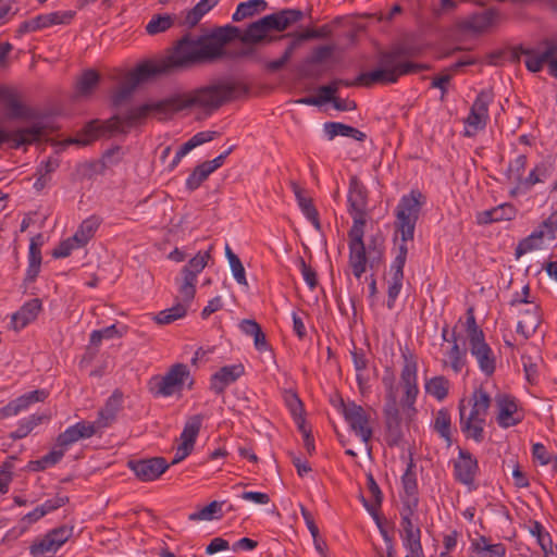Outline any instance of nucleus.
Segmentation results:
<instances>
[{
	"label": "nucleus",
	"instance_id": "obj_1",
	"mask_svg": "<svg viewBox=\"0 0 557 557\" xmlns=\"http://www.w3.org/2000/svg\"><path fill=\"white\" fill-rule=\"evenodd\" d=\"M248 94L249 87L242 81L222 78L188 92L174 94L157 102L132 108L126 113L115 114L106 121H90L86 125V132L92 138L101 135L125 134L150 113L157 114L160 119H169L191 108L213 112L224 103L246 97Z\"/></svg>",
	"mask_w": 557,
	"mask_h": 557
},
{
	"label": "nucleus",
	"instance_id": "obj_2",
	"mask_svg": "<svg viewBox=\"0 0 557 557\" xmlns=\"http://www.w3.org/2000/svg\"><path fill=\"white\" fill-rule=\"evenodd\" d=\"M237 33L238 28L234 26L219 27L212 33L203 35L186 33L173 44L166 57L150 62L158 76L212 62L224 55V45L232 40Z\"/></svg>",
	"mask_w": 557,
	"mask_h": 557
},
{
	"label": "nucleus",
	"instance_id": "obj_3",
	"mask_svg": "<svg viewBox=\"0 0 557 557\" xmlns=\"http://www.w3.org/2000/svg\"><path fill=\"white\" fill-rule=\"evenodd\" d=\"M411 55H413L412 48L398 45L388 51L380 53L377 69L360 73L354 81L336 78L333 82L336 84L337 89L339 86L370 87L374 84L386 85L396 83L400 76L416 74L429 69L428 65L406 60V58Z\"/></svg>",
	"mask_w": 557,
	"mask_h": 557
},
{
	"label": "nucleus",
	"instance_id": "obj_4",
	"mask_svg": "<svg viewBox=\"0 0 557 557\" xmlns=\"http://www.w3.org/2000/svg\"><path fill=\"white\" fill-rule=\"evenodd\" d=\"M471 401L472 407L468 414L465 400L459 403L460 429L466 437L481 443L484 440V425L491 406V397L485 389L478 388L473 392Z\"/></svg>",
	"mask_w": 557,
	"mask_h": 557
},
{
	"label": "nucleus",
	"instance_id": "obj_5",
	"mask_svg": "<svg viewBox=\"0 0 557 557\" xmlns=\"http://www.w3.org/2000/svg\"><path fill=\"white\" fill-rule=\"evenodd\" d=\"M424 203V197L421 191L412 189L408 195H404L396 208V230L400 238L405 242L413 239L416 223L419 213Z\"/></svg>",
	"mask_w": 557,
	"mask_h": 557
},
{
	"label": "nucleus",
	"instance_id": "obj_6",
	"mask_svg": "<svg viewBox=\"0 0 557 557\" xmlns=\"http://www.w3.org/2000/svg\"><path fill=\"white\" fill-rule=\"evenodd\" d=\"M400 352L403 358L400 385L404 389L401 405L416 412L414 404L419 394L418 357L408 346L401 348Z\"/></svg>",
	"mask_w": 557,
	"mask_h": 557
},
{
	"label": "nucleus",
	"instance_id": "obj_7",
	"mask_svg": "<svg viewBox=\"0 0 557 557\" xmlns=\"http://www.w3.org/2000/svg\"><path fill=\"white\" fill-rule=\"evenodd\" d=\"M403 509L400 510V525H401V540L403 545L409 550L411 557H424L423 548L421 544V530L419 527H414L412 522V516L418 506V499L403 503Z\"/></svg>",
	"mask_w": 557,
	"mask_h": 557
},
{
	"label": "nucleus",
	"instance_id": "obj_8",
	"mask_svg": "<svg viewBox=\"0 0 557 557\" xmlns=\"http://www.w3.org/2000/svg\"><path fill=\"white\" fill-rule=\"evenodd\" d=\"M157 76L158 75L153 70L151 62H144L139 64L136 69L126 75L120 87L113 94V106L120 107L123 104L132 97L133 92L139 84Z\"/></svg>",
	"mask_w": 557,
	"mask_h": 557
},
{
	"label": "nucleus",
	"instance_id": "obj_9",
	"mask_svg": "<svg viewBox=\"0 0 557 557\" xmlns=\"http://www.w3.org/2000/svg\"><path fill=\"white\" fill-rule=\"evenodd\" d=\"M388 389L387 401L383 410L385 421V441L389 447H394L398 446L404 437L401 425L403 419L392 382L389 383Z\"/></svg>",
	"mask_w": 557,
	"mask_h": 557
},
{
	"label": "nucleus",
	"instance_id": "obj_10",
	"mask_svg": "<svg viewBox=\"0 0 557 557\" xmlns=\"http://www.w3.org/2000/svg\"><path fill=\"white\" fill-rule=\"evenodd\" d=\"M72 536V528L65 525L49 531L29 547L33 557H53L59 548Z\"/></svg>",
	"mask_w": 557,
	"mask_h": 557
},
{
	"label": "nucleus",
	"instance_id": "obj_11",
	"mask_svg": "<svg viewBox=\"0 0 557 557\" xmlns=\"http://www.w3.org/2000/svg\"><path fill=\"white\" fill-rule=\"evenodd\" d=\"M46 127L40 122H35L26 127H18L13 131H7L0 127V146L10 143V147L18 149L23 146H29L40 141L45 135Z\"/></svg>",
	"mask_w": 557,
	"mask_h": 557
},
{
	"label": "nucleus",
	"instance_id": "obj_12",
	"mask_svg": "<svg viewBox=\"0 0 557 557\" xmlns=\"http://www.w3.org/2000/svg\"><path fill=\"white\" fill-rule=\"evenodd\" d=\"M0 103L8 120L32 121L37 117V112L22 102L15 89L0 86Z\"/></svg>",
	"mask_w": 557,
	"mask_h": 557
},
{
	"label": "nucleus",
	"instance_id": "obj_13",
	"mask_svg": "<svg viewBox=\"0 0 557 557\" xmlns=\"http://www.w3.org/2000/svg\"><path fill=\"white\" fill-rule=\"evenodd\" d=\"M342 407L343 414L350 429L366 445H368L373 435V431L369 424V413L362 406L357 405L354 401L345 404L342 400Z\"/></svg>",
	"mask_w": 557,
	"mask_h": 557
},
{
	"label": "nucleus",
	"instance_id": "obj_14",
	"mask_svg": "<svg viewBox=\"0 0 557 557\" xmlns=\"http://www.w3.org/2000/svg\"><path fill=\"white\" fill-rule=\"evenodd\" d=\"M189 376L190 372L186 364L175 363L163 376L153 380V389L157 395L172 396L175 392L182 389Z\"/></svg>",
	"mask_w": 557,
	"mask_h": 557
},
{
	"label": "nucleus",
	"instance_id": "obj_15",
	"mask_svg": "<svg viewBox=\"0 0 557 557\" xmlns=\"http://www.w3.org/2000/svg\"><path fill=\"white\" fill-rule=\"evenodd\" d=\"M492 101V90L483 89L478 94L470 109V113L466 119V124L470 128L466 129V136H471L486 126L488 121V106Z\"/></svg>",
	"mask_w": 557,
	"mask_h": 557
},
{
	"label": "nucleus",
	"instance_id": "obj_16",
	"mask_svg": "<svg viewBox=\"0 0 557 557\" xmlns=\"http://www.w3.org/2000/svg\"><path fill=\"white\" fill-rule=\"evenodd\" d=\"M383 252L375 247L372 249L366 246H349V267L356 278H360L367 270V265L371 269L377 267L382 261Z\"/></svg>",
	"mask_w": 557,
	"mask_h": 557
},
{
	"label": "nucleus",
	"instance_id": "obj_17",
	"mask_svg": "<svg viewBox=\"0 0 557 557\" xmlns=\"http://www.w3.org/2000/svg\"><path fill=\"white\" fill-rule=\"evenodd\" d=\"M127 467L141 482H150L159 479L170 467L163 457H151L144 459H131Z\"/></svg>",
	"mask_w": 557,
	"mask_h": 557
},
{
	"label": "nucleus",
	"instance_id": "obj_18",
	"mask_svg": "<svg viewBox=\"0 0 557 557\" xmlns=\"http://www.w3.org/2000/svg\"><path fill=\"white\" fill-rule=\"evenodd\" d=\"M495 403L497 407L496 421L500 428L508 429L523 420L524 413L519 408L515 397L507 394H497Z\"/></svg>",
	"mask_w": 557,
	"mask_h": 557
},
{
	"label": "nucleus",
	"instance_id": "obj_19",
	"mask_svg": "<svg viewBox=\"0 0 557 557\" xmlns=\"http://www.w3.org/2000/svg\"><path fill=\"white\" fill-rule=\"evenodd\" d=\"M557 231V212H553L537 230L533 231L528 237L519 242L516 247L517 258L541 248L545 234L548 233L552 237Z\"/></svg>",
	"mask_w": 557,
	"mask_h": 557
},
{
	"label": "nucleus",
	"instance_id": "obj_20",
	"mask_svg": "<svg viewBox=\"0 0 557 557\" xmlns=\"http://www.w3.org/2000/svg\"><path fill=\"white\" fill-rule=\"evenodd\" d=\"M478 471L476 458L469 450L459 448L458 458L454 461L455 480L463 485L472 486Z\"/></svg>",
	"mask_w": 557,
	"mask_h": 557
},
{
	"label": "nucleus",
	"instance_id": "obj_21",
	"mask_svg": "<svg viewBox=\"0 0 557 557\" xmlns=\"http://www.w3.org/2000/svg\"><path fill=\"white\" fill-rule=\"evenodd\" d=\"M499 20L500 11L497 8H488L469 15L462 22V28L474 34H482L497 25Z\"/></svg>",
	"mask_w": 557,
	"mask_h": 557
},
{
	"label": "nucleus",
	"instance_id": "obj_22",
	"mask_svg": "<svg viewBox=\"0 0 557 557\" xmlns=\"http://www.w3.org/2000/svg\"><path fill=\"white\" fill-rule=\"evenodd\" d=\"M114 421V418L104 413V411L100 409L98 412V418L95 421L89 422L83 420L75 423L74 425H71L73 431L69 432V435L79 440L90 438L101 432L103 429L109 428Z\"/></svg>",
	"mask_w": 557,
	"mask_h": 557
},
{
	"label": "nucleus",
	"instance_id": "obj_23",
	"mask_svg": "<svg viewBox=\"0 0 557 557\" xmlns=\"http://www.w3.org/2000/svg\"><path fill=\"white\" fill-rule=\"evenodd\" d=\"M469 349L476 359L480 370L491 376L496 369V358L485 337L469 342Z\"/></svg>",
	"mask_w": 557,
	"mask_h": 557
},
{
	"label": "nucleus",
	"instance_id": "obj_24",
	"mask_svg": "<svg viewBox=\"0 0 557 557\" xmlns=\"http://www.w3.org/2000/svg\"><path fill=\"white\" fill-rule=\"evenodd\" d=\"M245 373V368L242 363L224 366L210 379V389L216 394L222 395L226 387L236 382Z\"/></svg>",
	"mask_w": 557,
	"mask_h": 557
},
{
	"label": "nucleus",
	"instance_id": "obj_25",
	"mask_svg": "<svg viewBox=\"0 0 557 557\" xmlns=\"http://www.w3.org/2000/svg\"><path fill=\"white\" fill-rule=\"evenodd\" d=\"M347 201L349 214H366L368 193L366 186L356 175L349 178Z\"/></svg>",
	"mask_w": 557,
	"mask_h": 557
},
{
	"label": "nucleus",
	"instance_id": "obj_26",
	"mask_svg": "<svg viewBox=\"0 0 557 557\" xmlns=\"http://www.w3.org/2000/svg\"><path fill=\"white\" fill-rule=\"evenodd\" d=\"M47 397L48 392L45 389L28 392L0 408V418L16 416L21 411L26 410L32 404L44 401Z\"/></svg>",
	"mask_w": 557,
	"mask_h": 557
},
{
	"label": "nucleus",
	"instance_id": "obj_27",
	"mask_svg": "<svg viewBox=\"0 0 557 557\" xmlns=\"http://www.w3.org/2000/svg\"><path fill=\"white\" fill-rule=\"evenodd\" d=\"M546 48L543 52H537L535 49L532 48H525L524 53L525 60L524 64L528 71L532 73L540 72L544 64H547V61L552 57L557 55V44L550 40L545 41Z\"/></svg>",
	"mask_w": 557,
	"mask_h": 557
},
{
	"label": "nucleus",
	"instance_id": "obj_28",
	"mask_svg": "<svg viewBox=\"0 0 557 557\" xmlns=\"http://www.w3.org/2000/svg\"><path fill=\"white\" fill-rule=\"evenodd\" d=\"M42 309L39 298H33L26 301L18 311L13 313L11 322L15 331L22 330L36 320Z\"/></svg>",
	"mask_w": 557,
	"mask_h": 557
},
{
	"label": "nucleus",
	"instance_id": "obj_29",
	"mask_svg": "<svg viewBox=\"0 0 557 557\" xmlns=\"http://www.w3.org/2000/svg\"><path fill=\"white\" fill-rule=\"evenodd\" d=\"M73 430L69 426L64 432L60 433L57 437L55 447L50 453L42 456L47 468L60 462L69 447L81 441L79 438L69 435V432Z\"/></svg>",
	"mask_w": 557,
	"mask_h": 557
},
{
	"label": "nucleus",
	"instance_id": "obj_30",
	"mask_svg": "<svg viewBox=\"0 0 557 557\" xmlns=\"http://www.w3.org/2000/svg\"><path fill=\"white\" fill-rule=\"evenodd\" d=\"M290 187L302 213L312 223L317 231H321L319 213L312 203V199L305 196V190L296 182H292Z\"/></svg>",
	"mask_w": 557,
	"mask_h": 557
},
{
	"label": "nucleus",
	"instance_id": "obj_31",
	"mask_svg": "<svg viewBox=\"0 0 557 557\" xmlns=\"http://www.w3.org/2000/svg\"><path fill=\"white\" fill-rule=\"evenodd\" d=\"M41 239V235L36 238H32L28 251V267L26 270L24 283H33L40 272L41 267V243L37 242Z\"/></svg>",
	"mask_w": 557,
	"mask_h": 557
},
{
	"label": "nucleus",
	"instance_id": "obj_32",
	"mask_svg": "<svg viewBox=\"0 0 557 557\" xmlns=\"http://www.w3.org/2000/svg\"><path fill=\"white\" fill-rule=\"evenodd\" d=\"M541 324L540 306L533 305L531 309L525 310L523 318L518 321L517 332L529 338L535 333Z\"/></svg>",
	"mask_w": 557,
	"mask_h": 557
},
{
	"label": "nucleus",
	"instance_id": "obj_33",
	"mask_svg": "<svg viewBox=\"0 0 557 557\" xmlns=\"http://www.w3.org/2000/svg\"><path fill=\"white\" fill-rule=\"evenodd\" d=\"M432 426L434 432H436L440 437L445 441L446 446H451V416L447 408H441L436 411Z\"/></svg>",
	"mask_w": 557,
	"mask_h": 557
},
{
	"label": "nucleus",
	"instance_id": "obj_34",
	"mask_svg": "<svg viewBox=\"0 0 557 557\" xmlns=\"http://www.w3.org/2000/svg\"><path fill=\"white\" fill-rule=\"evenodd\" d=\"M324 132L330 140L336 136L350 137L358 141H363L367 138L363 132L341 122H326L324 124Z\"/></svg>",
	"mask_w": 557,
	"mask_h": 557
},
{
	"label": "nucleus",
	"instance_id": "obj_35",
	"mask_svg": "<svg viewBox=\"0 0 557 557\" xmlns=\"http://www.w3.org/2000/svg\"><path fill=\"white\" fill-rule=\"evenodd\" d=\"M100 224L101 219L97 215H91L85 219L73 235V240H75L76 247L85 246L94 237Z\"/></svg>",
	"mask_w": 557,
	"mask_h": 557
},
{
	"label": "nucleus",
	"instance_id": "obj_36",
	"mask_svg": "<svg viewBox=\"0 0 557 557\" xmlns=\"http://www.w3.org/2000/svg\"><path fill=\"white\" fill-rule=\"evenodd\" d=\"M220 0H200L193 9L186 11L183 21H180V26L194 27Z\"/></svg>",
	"mask_w": 557,
	"mask_h": 557
},
{
	"label": "nucleus",
	"instance_id": "obj_37",
	"mask_svg": "<svg viewBox=\"0 0 557 557\" xmlns=\"http://www.w3.org/2000/svg\"><path fill=\"white\" fill-rule=\"evenodd\" d=\"M180 21L183 18L176 14H154L146 25V32L151 36L164 33L176 23L180 25Z\"/></svg>",
	"mask_w": 557,
	"mask_h": 557
},
{
	"label": "nucleus",
	"instance_id": "obj_38",
	"mask_svg": "<svg viewBox=\"0 0 557 557\" xmlns=\"http://www.w3.org/2000/svg\"><path fill=\"white\" fill-rule=\"evenodd\" d=\"M120 151V148L108 150L103 154V162L97 161H86L81 163L77 166V171L81 174L82 178L92 180L96 175L101 174L106 166V162H109L110 159Z\"/></svg>",
	"mask_w": 557,
	"mask_h": 557
},
{
	"label": "nucleus",
	"instance_id": "obj_39",
	"mask_svg": "<svg viewBox=\"0 0 557 557\" xmlns=\"http://www.w3.org/2000/svg\"><path fill=\"white\" fill-rule=\"evenodd\" d=\"M367 486H368L369 493L372 497V502L369 503L368 500H366V498H362V502H363V505L367 508V510L370 512V515L373 518L377 519V512H379L382 502H383V494H382V491H381L379 484L376 483V481L374 480V478L371 473H369L367 475Z\"/></svg>",
	"mask_w": 557,
	"mask_h": 557
},
{
	"label": "nucleus",
	"instance_id": "obj_40",
	"mask_svg": "<svg viewBox=\"0 0 557 557\" xmlns=\"http://www.w3.org/2000/svg\"><path fill=\"white\" fill-rule=\"evenodd\" d=\"M100 75L95 70H86L76 81V94L82 97H87L92 94L99 84Z\"/></svg>",
	"mask_w": 557,
	"mask_h": 557
},
{
	"label": "nucleus",
	"instance_id": "obj_41",
	"mask_svg": "<svg viewBox=\"0 0 557 557\" xmlns=\"http://www.w3.org/2000/svg\"><path fill=\"white\" fill-rule=\"evenodd\" d=\"M416 463L412 458L409 459L407 463V468L405 473L401 476V484L404 492L407 496L405 502H410L412 499H418L417 493H418V483H417V475L414 472Z\"/></svg>",
	"mask_w": 557,
	"mask_h": 557
},
{
	"label": "nucleus",
	"instance_id": "obj_42",
	"mask_svg": "<svg viewBox=\"0 0 557 557\" xmlns=\"http://www.w3.org/2000/svg\"><path fill=\"white\" fill-rule=\"evenodd\" d=\"M267 7L268 3L264 0H248L246 2H240L237 5L232 18L235 22H240L247 17L253 16L259 12L264 11Z\"/></svg>",
	"mask_w": 557,
	"mask_h": 557
},
{
	"label": "nucleus",
	"instance_id": "obj_43",
	"mask_svg": "<svg viewBox=\"0 0 557 557\" xmlns=\"http://www.w3.org/2000/svg\"><path fill=\"white\" fill-rule=\"evenodd\" d=\"M201 425H202V416L195 414V416L190 417L186 421L184 429L181 433V437H180L182 441L181 444H186L187 446L194 448L197 436L201 429Z\"/></svg>",
	"mask_w": 557,
	"mask_h": 557
},
{
	"label": "nucleus",
	"instance_id": "obj_44",
	"mask_svg": "<svg viewBox=\"0 0 557 557\" xmlns=\"http://www.w3.org/2000/svg\"><path fill=\"white\" fill-rule=\"evenodd\" d=\"M210 259V249L205 252H198L191 258L188 263L182 269V275L193 277L197 281V275L206 268Z\"/></svg>",
	"mask_w": 557,
	"mask_h": 557
},
{
	"label": "nucleus",
	"instance_id": "obj_45",
	"mask_svg": "<svg viewBox=\"0 0 557 557\" xmlns=\"http://www.w3.org/2000/svg\"><path fill=\"white\" fill-rule=\"evenodd\" d=\"M425 392L442 401L448 395L449 381L443 375L434 376L425 383Z\"/></svg>",
	"mask_w": 557,
	"mask_h": 557
},
{
	"label": "nucleus",
	"instance_id": "obj_46",
	"mask_svg": "<svg viewBox=\"0 0 557 557\" xmlns=\"http://www.w3.org/2000/svg\"><path fill=\"white\" fill-rule=\"evenodd\" d=\"M451 343H453V346L448 350L447 357L449 359V363H450L453 371L455 373H459L466 364L467 351H466V349L460 348V346L457 342V336H456L455 332H453V335H451Z\"/></svg>",
	"mask_w": 557,
	"mask_h": 557
},
{
	"label": "nucleus",
	"instance_id": "obj_47",
	"mask_svg": "<svg viewBox=\"0 0 557 557\" xmlns=\"http://www.w3.org/2000/svg\"><path fill=\"white\" fill-rule=\"evenodd\" d=\"M352 226L348 232L349 246H366L363 242L366 214H350Z\"/></svg>",
	"mask_w": 557,
	"mask_h": 557
},
{
	"label": "nucleus",
	"instance_id": "obj_48",
	"mask_svg": "<svg viewBox=\"0 0 557 557\" xmlns=\"http://www.w3.org/2000/svg\"><path fill=\"white\" fill-rule=\"evenodd\" d=\"M45 418V416L32 414L28 418L23 419L20 421L16 430L11 433L10 437L14 441L26 437L37 425L44 421Z\"/></svg>",
	"mask_w": 557,
	"mask_h": 557
},
{
	"label": "nucleus",
	"instance_id": "obj_49",
	"mask_svg": "<svg viewBox=\"0 0 557 557\" xmlns=\"http://www.w3.org/2000/svg\"><path fill=\"white\" fill-rule=\"evenodd\" d=\"M404 280V271H399L396 269H391V280L388 282L387 289V307L392 309L394 307L395 300L397 299Z\"/></svg>",
	"mask_w": 557,
	"mask_h": 557
},
{
	"label": "nucleus",
	"instance_id": "obj_50",
	"mask_svg": "<svg viewBox=\"0 0 557 557\" xmlns=\"http://www.w3.org/2000/svg\"><path fill=\"white\" fill-rule=\"evenodd\" d=\"M212 173V171L209 169V165H207L205 162L198 164L190 175L186 180V188L189 191H194L198 189L201 184L209 177V175Z\"/></svg>",
	"mask_w": 557,
	"mask_h": 557
},
{
	"label": "nucleus",
	"instance_id": "obj_51",
	"mask_svg": "<svg viewBox=\"0 0 557 557\" xmlns=\"http://www.w3.org/2000/svg\"><path fill=\"white\" fill-rule=\"evenodd\" d=\"M530 532L536 537V541L545 555L553 554L554 544L552 536L547 531H545L544 527L539 521L532 522Z\"/></svg>",
	"mask_w": 557,
	"mask_h": 557
},
{
	"label": "nucleus",
	"instance_id": "obj_52",
	"mask_svg": "<svg viewBox=\"0 0 557 557\" xmlns=\"http://www.w3.org/2000/svg\"><path fill=\"white\" fill-rule=\"evenodd\" d=\"M196 280L183 275L178 281V298L180 302L189 306L196 294Z\"/></svg>",
	"mask_w": 557,
	"mask_h": 557
},
{
	"label": "nucleus",
	"instance_id": "obj_53",
	"mask_svg": "<svg viewBox=\"0 0 557 557\" xmlns=\"http://www.w3.org/2000/svg\"><path fill=\"white\" fill-rule=\"evenodd\" d=\"M223 502H216L213 500L202 509L195 511L188 516V519L190 521H198V520H212L213 518H220V516H216L221 512Z\"/></svg>",
	"mask_w": 557,
	"mask_h": 557
},
{
	"label": "nucleus",
	"instance_id": "obj_54",
	"mask_svg": "<svg viewBox=\"0 0 557 557\" xmlns=\"http://www.w3.org/2000/svg\"><path fill=\"white\" fill-rule=\"evenodd\" d=\"M332 35V28L329 24H324L319 28L307 29L302 33L287 34L286 36H295L297 44L309 39H324Z\"/></svg>",
	"mask_w": 557,
	"mask_h": 557
},
{
	"label": "nucleus",
	"instance_id": "obj_55",
	"mask_svg": "<svg viewBox=\"0 0 557 557\" xmlns=\"http://www.w3.org/2000/svg\"><path fill=\"white\" fill-rule=\"evenodd\" d=\"M267 33L265 26L260 18L257 22L251 23L242 37L244 42H258L264 38Z\"/></svg>",
	"mask_w": 557,
	"mask_h": 557
},
{
	"label": "nucleus",
	"instance_id": "obj_56",
	"mask_svg": "<svg viewBox=\"0 0 557 557\" xmlns=\"http://www.w3.org/2000/svg\"><path fill=\"white\" fill-rule=\"evenodd\" d=\"M497 548H506L503 543H491V540L485 535H480L476 539H473L470 544V554L474 553H483V552H492Z\"/></svg>",
	"mask_w": 557,
	"mask_h": 557
},
{
	"label": "nucleus",
	"instance_id": "obj_57",
	"mask_svg": "<svg viewBox=\"0 0 557 557\" xmlns=\"http://www.w3.org/2000/svg\"><path fill=\"white\" fill-rule=\"evenodd\" d=\"M466 333L468 342L485 337L483 330L480 329L476 324L474 310L472 307L467 310Z\"/></svg>",
	"mask_w": 557,
	"mask_h": 557
},
{
	"label": "nucleus",
	"instance_id": "obj_58",
	"mask_svg": "<svg viewBox=\"0 0 557 557\" xmlns=\"http://www.w3.org/2000/svg\"><path fill=\"white\" fill-rule=\"evenodd\" d=\"M290 410L302 436H305L306 433L310 434L311 430L307 426L306 420L302 416V403L296 395L294 396V404L290 405Z\"/></svg>",
	"mask_w": 557,
	"mask_h": 557
},
{
	"label": "nucleus",
	"instance_id": "obj_59",
	"mask_svg": "<svg viewBox=\"0 0 557 557\" xmlns=\"http://www.w3.org/2000/svg\"><path fill=\"white\" fill-rule=\"evenodd\" d=\"M527 166V156L519 154L513 161L509 163L508 166V177L510 180L520 182L523 175V172Z\"/></svg>",
	"mask_w": 557,
	"mask_h": 557
},
{
	"label": "nucleus",
	"instance_id": "obj_60",
	"mask_svg": "<svg viewBox=\"0 0 557 557\" xmlns=\"http://www.w3.org/2000/svg\"><path fill=\"white\" fill-rule=\"evenodd\" d=\"M296 47L297 41L290 42L280 59L270 61L265 64L267 70L273 73L282 70L292 58Z\"/></svg>",
	"mask_w": 557,
	"mask_h": 557
},
{
	"label": "nucleus",
	"instance_id": "obj_61",
	"mask_svg": "<svg viewBox=\"0 0 557 557\" xmlns=\"http://www.w3.org/2000/svg\"><path fill=\"white\" fill-rule=\"evenodd\" d=\"M548 166L545 163H540L535 165V168L529 173L524 184L528 187H532L533 185L543 182L546 177H548Z\"/></svg>",
	"mask_w": 557,
	"mask_h": 557
},
{
	"label": "nucleus",
	"instance_id": "obj_62",
	"mask_svg": "<svg viewBox=\"0 0 557 557\" xmlns=\"http://www.w3.org/2000/svg\"><path fill=\"white\" fill-rule=\"evenodd\" d=\"M69 500L66 495L57 494L53 498L47 499L44 504L37 506V508L42 511V516L45 517L47 513L66 505Z\"/></svg>",
	"mask_w": 557,
	"mask_h": 557
},
{
	"label": "nucleus",
	"instance_id": "obj_63",
	"mask_svg": "<svg viewBox=\"0 0 557 557\" xmlns=\"http://www.w3.org/2000/svg\"><path fill=\"white\" fill-rule=\"evenodd\" d=\"M516 213L515 207L510 203H503L492 209V215H494L496 222L510 221L515 219Z\"/></svg>",
	"mask_w": 557,
	"mask_h": 557
},
{
	"label": "nucleus",
	"instance_id": "obj_64",
	"mask_svg": "<svg viewBox=\"0 0 557 557\" xmlns=\"http://www.w3.org/2000/svg\"><path fill=\"white\" fill-rule=\"evenodd\" d=\"M122 408V394L119 391H115L107 400L103 408H101L104 413L110 417L116 419V414Z\"/></svg>",
	"mask_w": 557,
	"mask_h": 557
}]
</instances>
